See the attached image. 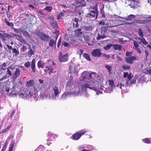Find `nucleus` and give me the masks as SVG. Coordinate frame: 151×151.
I'll return each mask as SVG.
<instances>
[{
    "instance_id": "f257e3e1",
    "label": "nucleus",
    "mask_w": 151,
    "mask_h": 151,
    "mask_svg": "<svg viewBox=\"0 0 151 151\" xmlns=\"http://www.w3.org/2000/svg\"><path fill=\"white\" fill-rule=\"evenodd\" d=\"M96 78V74L94 72L90 73L85 71L82 73L80 80L85 82L80 84V85L81 89L84 92L83 96H88V88L96 91V94L97 95L102 93V91L103 88H102L101 86H99L98 83L95 84V82Z\"/></svg>"
},
{
    "instance_id": "f03ea898",
    "label": "nucleus",
    "mask_w": 151,
    "mask_h": 151,
    "mask_svg": "<svg viewBox=\"0 0 151 151\" xmlns=\"http://www.w3.org/2000/svg\"><path fill=\"white\" fill-rule=\"evenodd\" d=\"M73 78L71 76H70L69 79L65 85L66 89L68 90H71V91L74 92V90L76 88H78V92L79 95L83 96L84 92L80 88V84L79 86L76 85L73 80Z\"/></svg>"
},
{
    "instance_id": "7ed1b4c3",
    "label": "nucleus",
    "mask_w": 151,
    "mask_h": 151,
    "mask_svg": "<svg viewBox=\"0 0 151 151\" xmlns=\"http://www.w3.org/2000/svg\"><path fill=\"white\" fill-rule=\"evenodd\" d=\"M78 88H76L74 90V92L70 91L68 92H64L61 97V99L64 100L72 96H80L78 92Z\"/></svg>"
},
{
    "instance_id": "20e7f679",
    "label": "nucleus",
    "mask_w": 151,
    "mask_h": 151,
    "mask_svg": "<svg viewBox=\"0 0 151 151\" xmlns=\"http://www.w3.org/2000/svg\"><path fill=\"white\" fill-rule=\"evenodd\" d=\"M20 97L22 98H27L31 97L32 96L31 91H29L26 88L20 91L18 93Z\"/></svg>"
},
{
    "instance_id": "39448f33",
    "label": "nucleus",
    "mask_w": 151,
    "mask_h": 151,
    "mask_svg": "<svg viewBox=\"0 0 151 151\" xmlns=\"http://www.w3.org/2000/svg\"><path fill=\"white\" fill-rule=\"evenodd\" d=\"M104 82L106 84L103 86V88H103V90L102 91L104 90L103 88L109 89L110 90L109 91V92L114 89L115 86L114 84V81L113 80H110L108 81L107 82L105 81Z\"/></svg>"
},
{
    "instance_id": "423d86ee",
    "label": "nucleus",
    "mask_w": 151,
    "mask_h": 151,
    "mask_svg": "<svg viewBox=\"0 0 151 151\" xmlns=\"http://www.w3.org/2000/svg\"><path fill=\"white\" fill-rule=\"evenodd\" d=\"M93 9V10H90L89 11L90 13H87L86 15V17H92L94 18L95 15H96V19L98 16V10L96 9L95 6H93L92 8L91 7H90V8H89V9Z\"/></svg>"
},
{
    "instance_id": "0eeeda50",
    "label": "nucleus",
    "mask_w": 151,
    "mask_h": 151,
    "mask_svg": "<svg viewBox=\"0 0 151 151\" xmlns=\"http://www.w3.org/2000/svg\"><path fill=\"white\" fill-rule=\"evenodd\" d=\"M78 66L72 63L69 66V69L70 73L74 75H77L78 74Z\"/></svg>"
},
{
    "instance_id": "6e6552de",
    "label": "nucleus",
    "mask_w": 151,
    "mask_h": 151,
    "mask_svg": "<svg viewBox=\"0 0 151 151\" xmlns=\"http://www.w3.org/2000/svg\"><path fill=\"white\" fill-rule=\"evenodd\" d=\"M126 84L124 85L123 82L119 83L115 86L114 89L116 91L123 92V91H124L126 87Z\"/></svg>"
},
{
    "instance_id": "1a4fd4ad",
    "label": "nucleus",
    "mask_w": 151,
    "mask_h": 151,
    "mask_svg": "<svg viewBox=\"0 0 151 151\" xmlns=\"http://www.w3.org/2000/svg\"><path fill=\"white\" fill-rule=\"evenodd\" d=\"M87 131L85 129H83L80 131L79 132L73 135V138L75 140H78L81 136L83 135Z\"/></svg>"
},
{
    "instance_id": "9d476101",
    "label": "nucleus",
    "mask_w": 151,
    "mask_h": 151,
    "mask_svg": "<svg viewBox=\"0 0 151 151\" xmlns=\"http://www.w3.org/2000/svg\"><path fill=\"white\" fill-rule=\"evenodd\" d=\"M42 85L39 83H35L32 87V90H31L32 93V95L35 93L34 92L35 91H37L40 90L42 87Z\"/></svg>"
},
{
    "instance_id": "9b49d317",
    "label": "nucleus",
    "mask_w": 151,
    "mask_h": 151,
    "mask_svg": "<svg viewBox=\"0 0 151 151\" xmlns=\"http://www.w3.org/2000/svg\"><path fill=\"white\" fill-rule=\"evenodd\" d=\"M124 75L123 76V78H127L128 79L127 80L126 82V84H127V86L129 84V81L131 80L132 77L133 76V75H132L131 73L129 74L128 73L126 72L124 73Z\"/></svg>"
},
{
    "instance_id": "f8f14e48",
    "label": "nucleus",
    "mask_w": 151,
    "mask_h": 151,
    "mask_svg": "<svg viewBox=\"0 0 151 151\" xmlns=\"http://www.w3.org/2000/svg\"><path fill=\"white\" fill-rule=\"evenodd\" d=\"M60 55L59 56V60L60 62H65L68 60V54L67 53L66 54L61 56L62 53L60 52Z\"/></svg>"
},
{
    "instance_id": "ddd939ff",
    "label": "nucleus",
    "mask_w": 151,
    "mask_h": 151,
    "mask_svg": "<svg viewBox=\"0 0 151 151\" xmlns=\"http://www.w3.org/2000/svg\"><path fill=\"white\" fill-rule=\"evenodd\" d=\"M92 55L94 57H98L100 56L101 53L99 49H96L94 50L92 53Z\"/></svg>"
},
{
    "instance_id": "4468645a",
    "label": "nucleus",
    "mask_w": 151,
    "mask_h": 151,
    "mask_svg": "<svg viewBox=\"0 0 151 151\" xmlns=\"http://www.w3.org/2000/svg\"><path fill=\"white\" fill-rule=\"evenodd\" d=\"M136 59V57L134 56H132L130 57L126 58H125V60L127 63L132 64Z\"/></svg>"
},
{
    "instance_id": "2eb2a0df",
    "label": "nucleus",
    "mask_w": 151,
    "mask_h": 151,
    "mask_svg": "<svg viewBox=\"0 0 151 151\" xmlns=\"http://www.w3.org/2000/svg\"><path fill=\"white\" fill-rule=\"evenodd\" d=\"M20 74V70L18 68H17L14 72V74L13 75L12 78L15 80L19 76Z\"/></svg>"
},
{
    "instance_id": "dca6fc26",
    "label": "nucleus",
    "mask_w": 151,
    "mask_h": 151,
    "mask_svg": "<svg viewBox=\"0 0 151 151\" xmlns=\"http://www.w3.org/2000/svg\"><path fill=\"white\" fill-rule=\"evenodd\" d=\"M34 84V81L33 80H30L27 82V85L28 86V88L29 90H32V87Z\"/></svg>"
},
{
    "instance_id": "f3484780",
    "label": "nucleus",
    "mask_w": 151,
    "mask_h": 151,
    "mask_svg": "<svg viewBox=\"0 0 151 151\" xmlns=\"http://www.w3.org/2000/svg\"><path fill=\"white\" fill-rule=\"evenodd\" d=\"M49 45L50 47H54L55 49L56 47V41H55L53 39L49 41Z\"/></svg>"
},
{
    "instance_id": "a211bd4d",
    "label": "nucleus",
    "mask_w": 151,
    "mask_h": 151,
    "mask_svg": "<svg viewBox=\"0 0 151 151\" xmlns=\"http://www.w3.org/2000/svg\"><path fill=\"white\" fill-rule=\"evenodd\" d=\"M40 37L43 40L47 41L49 39V36L45 34L41 33L40 35Z\"/></svg>"
},
{
    "instance_id": "6ab92c4d",
    "label": "nucleus",
    "mask_w": 151,
    "mask_h": 151,
    "mask_svg": "<svg viewBox=\"0 0 151 151\" xmlns=\"http://www.w3.org/2000/svg\"><path fill=\"white\" fill-rule=\"evenodd\" d=\"M57 97V96L55 94L51 93H49L48 94L47 98L50 100H55L56 99Z\"/></svg>"
},
{
    "instance_id": "aec40b11",
    "label": "nucleus",
    "mask_w": 151,
    "mask_h": 151,
    "mask_svg": "<svg viewBox=\"0 0 151 151\" xmlns=\"http://www.w3.org/2000/svg\"><path fill=\"white\" fill-rule=\"evenodd\" d=\"M134 49L137 51L139 54H141L142 53L139 47V45L138 43L134 41Z\"/></svg>"
},
{
    "instance_id": "412c9836",
    "label": "nucleus",
    "mask_w": 151,
    "mask_h": 151,
    "mask_svg": "<svg viewBox=\"0 0 151 151\" xmlns=\"http://www.w3.org/2000/svg\"><path fill=\"white\" fill-rule=\"evenodd\" d=\"M78 20L77 19H75L72 21V23L73 24V27L74 28H77L78 27Z\"/></svg>"
},
{
    "instance_id": "4be33fe9",
    "label": "nucleus",
    "mask_w": 151,
    "mask_h": 151,
    "mask_svg": "<svg viewBox=\"0 0 151 151\" xmlns=\"http://www.w3.org/2000/svg\"><path fill=\"white\" fill-rule=\"evenodd\" d=\"M105 67L107 69L109 74H111L112 73V66L110 65L107 64H105Z\"/></svg>"
},
{
    "instance_id": "5701e85b",
    "label": "nucleus",
    "mask_w": 151,
    "mask_h": 151,
    "mask_svg": "<svg viewBox=\"0 0 151 151\" xmlns=\"http://www.w3.org/2000/svg\"><path fill=\"white\" fill-rule=\"evenodd\" d=\"M82 34L81 28H78L75 31V34L77 37L79 36Z\"/></svg>"
},
{
    "instance_id": "b1692460",
    "label": "nucleus",
    "mask_w": 151,
    "mask_h": 151,
    "mask_svg": "<svg viewBox=\"0 0 151 151\" xmlns=\"http://www.w3.org/2000/svg\"><path fill=\"white\" fill-rule=\"evenodd\" d=\"M52 90L53 91L54 93L57 96L59 93V90L58 87L57 86L53 87Z\"/></svg>"
},
{
    "instance_id": "393cba45",
    "label": "nucleus",
    "mask_w": 151,
    "mask_h": 151,
    "mask_svg": "<svg viewBox=\"0 0 151 151\" xmlns=\"http://www.w3.org/2000/svg\"><path fill=\"white\" fill-rule=\"evenodd\" d=\"M47 90H45L44 91H42L40 93L41 97L43 98H47L48 95H47Z\"/></svg>"
},
{
    "instance_id": "a878e982",
    "label": "nucleus",
    "mask_w": 151,
    "mask_h": 151,
    "mask_svg": "<svg viewBox=\"0 0 151 151\" xmlns=\"http://www.w3.org/2000/svg\"><path fill=\"white\" fill-rule=\"evenodd\" d=\"M35 60L33 59H32L31 63V68L33 73H35L36 71L35 69Z\"/></svg>"
},
{
    "instance_id": "bb28decb",
    "label": "nucleus",
    "mask_w": 151,
    "mask_h": 151,
    "mask_svg": "<svg viewBox=\"0 0 151 151\" xmlns=\"http://www.w3.org/2000/svg\"><path fill=\"white\" fill-rule=\"evenodd\" d=\"M51 26L54 28H58V23L56 21H52L50 22Z\"/></svg>"
},
{
    "instance_id": "cd10ccee",
    "label": "nucleus",
    "mask_w": 151,
    "mask_h": 151,
    "mask_svg": "<svg viewBox=\"0 0 151 151\" xmlns=\"http://www.w3.org/2000/svg\"><path fill=\"white\" fill-rule=\"evenodd\" d=\"M114 49L115 50H121L122 48V46L120 45L114 44L113 46Z\"/></svg>"
},
{
    "instance_id": "c85d7f7f",
    "label": "nucleus",
    "mask_w": 151,
    "mask_h": 151,
    "mask_svg": "<svg viewBox=\"0 0 151 151\" xmlns=\"http://www.w3.org/2000/svg\"><path fill=\"white\" fill-rule=\"evenodd\" d=\"M137 78L136 77H134V79H133V80L132 81H131L130 80L129 81V85H128L127 86L126 84V86H130V84H135L136 83V81L137 80Z\"/></svg>"
},
{
    "instance_id": "c756f323",
    "label": "nucleus",
    "mask_w": 151,
    "mask_h": 151,
    "mask_svg": "<svg viewBox=\"0 0 151 151\" xmlns=\"http://www.w3.org/2000/svg\"><path fill=\"white\" fill-rule=\"evenodd\" d=\"M37 65L39 68L41 67L42 68H44V63L42 62L41 61H38L37 63Z\"/></svg>"
},
{
    "instance_id": "7c9ffc66",
    "label": "nucleus",
    "mask_w": 151,
    "mask_h": 151,
    "mask_svg": "<svg viewBox=\"0 0 151 151\" xmlns=\"http://www.w3.org/2000/svg\"><path fill=\"white\" fill-rule=\"evenodd\" d=\"M139 39L144 45H146L147 44V42L144 38L142 37L141 38H139Z\"/></svg>"
},
{
    "instance_id": "2f4dec72",
    "label": "nucleus",
    "mask_w": 151,
    "mask_h": 151,
    "mask_svg": "<svg viewBox=\"0 0 151 151\" xmlns=\"http://www.w3.org/2000/svg\"><path fill=\"white\" fill-rule=\"evenodd\" d=\"M52 9V7L50 6H47L45 9L44 10L45 11H47L48 12H51Z\"/></svg>"
},
{
    "instance_id": "473e14b6",
    "label": "nucleus",
    "mask_w": 151,
    "mask_h": 151,
    "mask_svg": "<svg viewBox=\"0 0 151 151\" xmlns=\"http://www.w3.org/2000/svg\"><path fill=\"white\" fill-rule=\"evenodd\" d=\"M135 18L134 16L132 14L129 15L127 18V20H131Z\"/></svg>"
},
{
    "instance_id": "72a5a7b5",
    "label": "nucleus",
    "mask_w": 151,
    "mask_h": 151,
    "mask_svg": "<svg viewBox=\"0 0 151 151\" xmlns=\"http://www.w3.org/2000/svg\"><path fill=\"white\" fill-rule=\"evenodd\" d=\"M143 142L147 143H150L151 142V139L146 138L142 140Z\"/></svg>"
},
{
    "instance_id": "f704fd0d",
    "label": "nucleus",
    "mask_w": 151,
    "mask_h": 151,
    "mask_svg": "<svg viewBox=\"0 0 151 151\" xmlns=\"http://www.w3.org/2000/svg\"><path fill=\"white\" fill-rule=\"evenodd\" d=\"M85 40L86 42L87 43L89 46H91L92 45V42H91V41L90 42V40L88 39L87 38H85Z\"/></svg>"
},
{
    "instance_id": "c9c22d12",
    "label": "nucleus",
    "mask_w": 151,
    "mask_h": 151,
    "mask_svg": "<svg viewBox=\"0 0 151 151\" xmlns=\"http://www.w3.org/2000/svg\"><path fill=\"white\" fill-rule=\"evenodd\" d=\"M13 52L15 54V55L16 56L18 55L19 54V52L17 50V49L15 48H14L12 49Z\"/></svg>"
},
{
    "instance_id": "e433bc0d",
    "label": "nucleus",
    "mask_w": 151,
    "mask_h": 151,
    "mask_svg": "<svg viewBox=\"0 0 151 151\" xmlns=\"http://www.w3.org/2000/svg\"><path fill=\"white\" fill-rule=\"evenodd\" d=\"M83 56L87 60L89 61L90 60V58L88 54L87 53H84L83 55Z\"/></svg>"
},
{
    "instance_id": "4c0bfd02",
    "label": "nucleus",
    "mask_w": 151,
    "mask_h": 151,
    "mask_svg": "<svg viewBox=\"0 0 151 151\" xmlns=\"http://www.w3.org/2000/svg\"><path fill=\"white\" fill-rule=\"evenodd\" d=\"M14 146V143L12 142L10 145L9 151H12Z\"/></svg>"
},
{
    "instance_id": "58836bf2",
    "label": "nucleus",
    "mask_w": 151,
    "mask_h": 151,
    "mask_svg": "<svg viewBox=\"0 0 151 151\" xmlns=\"http://www.w3.org/2000/svg\"><path fill=\"white\" fill-rule=\"evenodd\" d=\"M64 14L63 12H61L60 14H59L57 15V18L58 19L60 18H62V17L64 16Z\"/></svg>"
},
{
    "instance_id": "ea45409f",
    "label": "nucleus",
    "mask_w": 151,
    "mask_h": 151,
    "mask_svg": "<svg viewBox=\"0 0 151 151\" xmlns=\"http://www.w3.org/2000/svg\"><path fill=\"white\" fill-rule=\"evenodd\" d=\"M138 33L139 36L141 37H142L143 36L142 32L141 30L140 29H138Z\"/></svg>"
},
{
    "instance_id": "a19ab883",
    "label": "nucleus",
    "mask_w": 151,
    "mask_h": 151,
    "mask_svg": "<svg viewBox=\"0 0 151 151\" xmlns=\"http://www.w3.org/2000/svg\"><path fill=\"white\" fill-rule=\"evenodd\" d=\"M112 45L111 44L107 45L106 46L104 47V48L106 50H108L111 47Z\"/></svg>"
},
{
    "instance_id": "79ce46f5",
    "label": "nucleus",
    "mask_w": 151,
    "mask_h": 151,
    "mask_svg": "<svg viewBox=\"0 0 151 151\" xmlns=\"http://www.w3.org/2000/svg\"><path fill=\"white\" fill-rule=\"evenodd\" d=\"M28 56L30 57H31L32 55L33 54V52L32 49H30L28 53Z\"/></svg>"
},
{
    "instance_id": "37998d69",
    "label": "nucleus",
    "mask_w": 151,
    "mask_h": 151,
    "mask_svg": "<svg viewBox=\"0 0 151 151\" xmlns=\"http://www.w3.org/2000/svg\"><path fill=\"white\" fill-rule=\"evenodd\" d=\"M7 71L6 72V74L7 75H9L10 76H12V73L11 71L9 69V68H7Z\"/></svg>"
},
{
    "instance_id": "c03bdc74",
    "label": "nucleus",
    "mask_w": 151,
    "mask_h": 151,
    "mask_svg": "<svg viewBox=\"0 0 151 151\" xmlns=\"http://www.w3.org/2000/svg\"><path fill=\"white\" fill-rule=\"evenodd\" d=\"M24 65L26 67L28 68L30 67L31 65L29 62H27L24 64Z\"/></svg>"
},
{
    "instance_id": "a18cd8bd",
    "label": "nucleus",
    "mask_w": 151,
    "mask_h": 151,
    "mask_svg": "<svg viewBox=\"0 0 151 151\" xmlns=\"http://www.w3.org/2000/svg\"><path fill=\"white\" fill-rule=\"evenodd\" d=\"M130 67V66L128 65H124L122 66V68L125 70L129 69Z\"/></svg>"
},
{
    "instance_id": "49530a36",
    "label": "nucleus",
    "mask_w": 151,
    "mask_h": 151,
    "mask_svg": "<svg viewBox=\"0 0 151 151\" xmlns=\"http://www.w3.org/2000/svg\"><path fill=\"white\" fill-rule=\"evenodd\" d=\"M14 32L17 33H20L21 31V29H14Z\"/></svg>"
},
{
    "instance_id": "de8ad7c7",
    "label": "nucleus",
    "mask_w": 151,
    "mask_h": 151,
    "mask_svg": "<svg viewBox=\"0 0 151 151\" xmlns=\"http://www.w3.org/2000/svg\"><path fill=\"white\" fill-rule=\"evenodd\" d=\"M47 68H48V70L49 71V73L50 74L53 72V69L51 67H47Z\"/></svg>"
},
{
    "instance_id": "09e8293b",
    "label": "nucleus",
    "mask_w": 151,
    "mask_h": 151,
    "mask_svg": "<svg viewBox=\"0 0 151 151\" xmlns=\"http://www.w3.org/2000/svg\"><path fill=\"white\" fill-rule=\"evenodd\" d=\"M63 45L65 47H69V46L70 45L68 43L66 42H63L62 43Z\"/></svg>"
},
{
    "instance_id": "8fccbe9b",
    "label": "nucleus",
    "mask_w": 151,
    "mask_h": 151,
    "mask_svg": "<svg viewBox=\"0 0 151 151\" xmlns=\"http://www.w3.org/2000/svg\"><path fill=\"white\" fill-rule=\"evenodd\" d=\"M64 83L62 82L60 83V85L59 86L60 90V89H62L63 88H64Z\"/></svg>"
},
{
    "instance_id": "3c124183",
    "label": "nucleus",
    "mask_w": 151,
    "mask_h": 151,
    "mask_svg": "<svg viewBox=\"0 0 151 151\" xmlns=\"http://www.w3.org/2000/svg\"><path fill=\"white\" fill-rule=\"evenodd\" d=\"M126 55L128 57H130L132 55V53L131 52L127 51L126 52Z\"/></svg>"
},
{
    "instance_id": "603ef678",
    "label": "nucleus",
    "mask_w": 151,
    "mask_h": 151,
    "mask_svg": "<svg viewBox=\"0 0 151 151\" xmlns=\"http://www.w3.org/2000/svg\"><path fill=\"white\" fill-rule=\"evenodd\" d=\"M104 36H102L100 34H99L98 37L96 38V39L98 40H99L100 39L104 38Z\"/></svg>"
},
{
    "instance_id": "864d4df0",
    "label": "nucleus",
    "mask_w": 151,
    "mask_h": 151,
    "mask_svg": "<svg viewBox=\"0 0 151 151\" xmlns=\"http://www.w3.org/2000/svg\"><path fill=\"white\" fill-rule=\"evenodd\" d=\"M61 38H60L59 40H58V44H57V46L58 47H59L61 43Z\"/></svg>"
},
{
    "instance_id": "5fc2aeb1",
    "label": "nucleus",
    "mask_w": 151,
    "mask_h": 151,
    "mask_svg": "<svg viewBox=\"0 0 151 151\" xmlns=\"http://www.w3.org/2000/svg\"><path fill=\"white\" fill-rule=\"evenodd\" d=\"M85 148L84 146L83 145H80L78 147V149L79 150H81L82 149Z\"/></svg>"
},
{
    "instance_id": "6e6d98bb",
    "label": "nucleus",
    "mask_w": 151,
    "mask_h": 151,
    "mask_svg": "<svg viewBox=\"0 0 151 151\" xmlns=\"http://www.w3.org/2000/svg\"><path fill=\"white\" fill-rule=\"evenodd\" d=\"M7 147V145L6 144H5L4 145V146L3 147L1 150H2L3 151H5V150H6V148Z\"/></svg>"
},
{
    "instance_id": "4d7b16f0",
    "label": "nucleus",
    "mask_w": 151,
    "mask_h": 151,
    "mask_svg": "<svg viewBox=\"0 0 151 151\" xmlns=\"http://www.w3.org/2000/svg\"><path fill=\"white\" fill-rule=\"evenodd\" d=\"M15 111H13L11 114L10 115V117L11 118H12L13 116L14 115V114L15 113Z\"/></svg>"
},
{
    "instance_id": "13d9d810",
    "label": "nucleus",
    "mask_w": 151,
    "mask_h": 151,
    "mask_svg": "<svg viewBox=\"0 0 151 151\" xmlns=\"http://www.w3.org/2000/svg\"><path fill=\"white\" fill-rule=\"evenodd\" d=\"M103 56L107 59H109L110 57V56L109 55H107L106 54H104L103 55Z\"/></svg>"
},
{
    "instance_id": "bf43d9fd",
    "label": "nucleus",
    "mask_w": 151,
    "mask_h": 151,
    "mask_svg": "<svg viewBox=\"0 0 151 151\" xmlns=\"http://www.w3.org/2000/svg\"><path fill=\"white\" fill-rule=\"evenodd\" d=\"M10 35L7 34H4V38H8L10 37Z\"/></svg>"
},
{
    "instance_id": "052dcab7",
    "label": "nucleus",
    "mask_w": 151,
    "mask_h": 151,
    "mask_svg": "<svg viewBox=\"0 0 151 151\" xmlns=\"http://www.w3.org/2000/svg\"><path fill=\"white\" fill-rule=\"evenodd\" d=\"M83 52V50L82 49H80L79 50V52L80 55H81Z\"/></svg>"
},
{
    "instance_id": "680f3d73",
    "label": "nucleus",
    "mask_w": 151,
    "mask_h": 151,
    "mask_svg": "<svg viewBox=\"0 0 151 151\" xmlns=\"http://www.w3.org/2000/svg\"><path fill=\"white\" fill-rule=\"evenodd\" d=\"M6 69V68H4V67H1V68L0 69V72L2 70H5Z\"/></svg>"
},
{
    "instance_id": "e2e57ef3",
    "label": "nucleus",
    "mask_w": 151,
    "mask_h": 151,
    "mask_svg": "<svg viewBox=\"0 0 151 151\" xmlns=\"http://www.w3.org/2000/svg\"><path fill=\"white\" fill-rule=\"evenodd\" d=\"M7 46L9 50H11V49H13L12 48L11 46H9L8 45H7Z\"/></svg>"
},
{
    "instance_id": "0e129e2a",
    "label": "nucleus",
    "mask_w": 151,
    "mask_h": 151,
    "mask_svg": "<svg viewBox=\"0 0 151 151\" xmlns=\"http://www.w3.org/2000/svg\"><path fill=\"white\" fill-rule=\"evenodd\" d=\"M5 89L6 91L7 92H8L9 91V88H8V87H6L5 88Z\"/></svg>"
},
{
    "instance_id": "69168bd1",
    "label": "nucleus",
    "mask_w": 151,
    "mask_h": 151,
    "mask_svg": "<svg viewBox=\"0 0 151 151\" xmlns=\"http://www.w3.org/2000/svg\"><path fill=\"white\" fill-rule=\"evenodd\" d=\"M6 63H4L1 65V67H6Z\"/></svg>"
},
{
    "instance_id": "338daca9",
    "label": "nucleus",
    "mask_w": 151,
    "mask_h": 151,
    "mask_svg": "<svg viewBox=\"0 0 151 151\" xmlns=\"http://www.w3.org/2000/svg\"><path fill=\"white\" fill-rule=\"evenodd\" d=\"M39 81L40 84H42L43 83V81L40 79H39Z\"/></svg>"
},
{
    "instance_id": "774afa93",
    "label": "nucleus",
    "mask_w": 151,
    "mask_h": 151,
    "mask_svg": "<svg viewBox=\"0 0 151 151\" xmlns=\"http://www.w3.org/2000/svg\"><path fill=\"white\" fill-rule=\"evenodd\" d=\"M29 6L30 7L32 8V9H34L35 8V7H34V6L33 5H31V4H29Z\"/></svg>"
}]
</instances>
